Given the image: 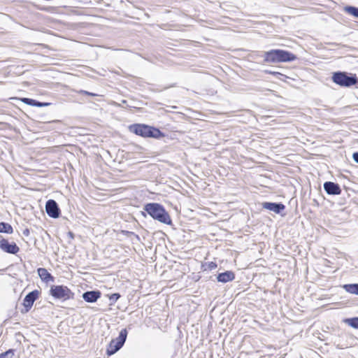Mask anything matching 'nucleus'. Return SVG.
<instances>
[{"label": "nucleus", "mask_w": 358, "mask_h": 358, "mask_svg": "<svg viewBox=\"0 0 358 358\" xmlns=\"http://www.w3.org/2000/svg\"><path fill=\"white\" fill-rule=\"evenodd\" d=\"M143 211L141 212V215L144 217H146L148 215L153 220L162 224L169 226L173 225L170 215L162 204L155 202L147 203L143 205Z\"/></svg>", "instance_id": "obj_1"}, {"label": "nucleus", "mask_w": 358, "mask_h": 358, "mask_svg": "<svg viewBox=\"0 0 358 358\" xmlns=\"http://www.w3.org/2000/svg\"><path fill=\"white\" fill-rule=\"evenodd\" d=\"M130 132L143 138L161 139L166 136L159 128L146 124L135 123L129 126Z\"/></svg>", "instance_id": "obj_2"}, {"label": "nucleus", "mask_w": 358, "mask_h": 358, "mask_svg": "<svg viewBox=\"0 0 358 358\" xmlns=\"http://www.w3.org/2000/svg\"><path fill=\"white\" fill-rule=\"evenodd\" d=\"M262 57L265 63L291 62L297 59L296 55L282 49H272L265 51L263 52Z\"/></svg>", "instance_id": "obj_3"}, {"label": "nucleus", "mask_w": 358, "mask_h": 358, "mask_svg": "<svg viewBox=\"0 0 358 358\" xmlns=\"http://www.w3.org/2000/svg\"><path fill=\"white\" fill-rule=\"evenodd\" d=\"M331 80L342 87H351L358 85V77L355 73L337 71L332 73Z\"/></svg>", "instance_id": "obj_4"}, {"label": "nucleus", "mask_w": 358, "mask_h": 358, "mask_svg": "<svg viewBox=\"0 0 358 358\" xmlns=\"http://www.w3.org/2000/svg\"><path fill=\"white\" fill-rule=\"evenodd\" d=\"M49 294L54 299L63 301L73 299L75 296V294L67 286L63 285H51Z\"/></svg>", "instance_id": "obj_5"}, {"label": "nucleus", "mask_w": 358, "mask_h": 358, "mask_svg": "<svg viewBox=\"0 0 358 358\" xmlns=\"http://www.w3.org/2000/svg\"><path fill=\"white\" fill-rule=\"evenodd\" d=\"M127 334L128 331L127 329L124 328L121 329L116 338L112 339L106 349V354L108 356L114 355L123 347L127 340Z\"/></svg>", "instance_id": "obj_6"}, {"label": "nucleus", "mask_w": 358, "mask_h": 358, "mask_svg": "<svg viewBox=\"0 0 358 358\" xmlns=\"http://www.w3.org/2000/svg\"><path fill=\"white\" fill-rule=\"evenodd\" d=\"M40 295V291L34 289L29 292L24 298L22 305L24 308L21 310L22 314L28 313L33 306L34 303L38 299Z\"/></svg>", "instance_id": "obj_7"}, {"label": "nucleus", "mask_w": 358, "mask_h": 358, "mask_svg": "<svg viewBox=\"0 0 358 358\" xmlns=\"http://www.w3.org/2000/svg\"><path fill=\"white\" fill-rule=\"evenodd\" d=\"M45 212L52 218H58L61 214L59 205L54 199H49L46 201Z\"/></svg>", "instance_id": "obj_8"}, {"label": "nucleus", "mask_w": 358, "mask_h": 358, "mask_svg": "<svg viewBox=\"0 0 358 358\" xmlns=\"http://www.w3.org/2000/svg\"><path fill=\"white\" fill-rule=\"evenodd\" d=\"M0 249L4 252L11 255H16L20 251V248L15 242H9L4 238L0 240Z\"/></svg>", "instance_id": "obj_9"}, {"label": "nucleus", "mask_w": 358, "mask_h": 358, "mask_svg": "<svg viewBox=\"0 0 358 358\" xmlns=\"http://www.w3.org/2000/svg\"><path fill=\"white\" fill-rule=\"evenodd\" d=\"M262 207L278 215H282L285 209V206L282 202L264 201L262 203Z\"/></svg>", "instance_id": "obj_10"}, {"label": "nucleus", "mask_w": 358, "mask_h": 358, "mask_svg": "<svg viewBox=\"0 0 358 358\" xmlns=\"http://www.w3.org/2000/svg\"><path fill=\"white\" fill-rule=\"evenodd\" d=\"M323 188L328 195L337 196L340 195L342 192V189L339 184L331 181L324 182L323 184Z\"/></svg>", "instance_id": "obj_11"}, {"label": "nucleus", "mask_w": 358, "mask_h": 358, "mask_svg": "<svg viewBox=\"0 0 358 358\" xmlns=\"http://www.w3.org/2000/svg\"><path fill=\"white\" fill-rule=\"evenodd\" d=\"M101 296V292L99 290L86 291L83 293L82 297L85 301L87 303L96 302Z\"/></svg>", "instance_id": "obj_12"}, {"label": "nucleus", "mask_w": 358, "mask_h": 358, "mask_svg": "<svg viewBox=\"0 0 358 358\" xmlns=\"http://www.w3.org/2000/svg\"><path fill=\"white\" fill-rule=\"evenodd\" d=\"M235 279V273L232 271H225L222 273H218L216 275V280L218 282L227 283L231 282Z\"/></svg>", "instance_id": "obj_13"}, {"label": "nucleus", "mask_w": 358, "mask_h": 358, "mask_svg": "<svg viewBox=\"0 0 358 358\" xmlns=\"http://www.w3.org/2000/svg\"><path fill=\"white\" fill-rule=\"evenodd\" d=\"M21 101L28 105V106H35V107H45V106H48L49 105H50V103H48V102H41V101H39L36 99H31V98H27V97H23L21 99Z\"/></svg>", "instance_id": "obj_14"}, {"label": "nucleus", "mask_w": 358, "mask_h": 358, "mask_svg": "<svg viewBox=\"0 0 358 358\" xmlns=\"http://www.w3.org/2000/svg\"><path fill=\"white\" fill-rule=\"evenodd\" d=\"M37 273L42 281L48 282L54 280V277L45 268H38Z\"/></svg>", "instance_id": "obj_15"}, {"label": "nucleus", "mask_w": 358, "mask_h": 358, "mask_svg": "<svg viewBox=\"0 0 358 358\" xmlns=\"http://www.w3.org/2000/svg\"><path fill=\"white\" fill-rule=\"evenodd\" d=\"M341 287L348 293L358 296V283L344 284Z\"/></svg>", "instance_id": "obj_16"}, {"label": "nucleus", "mask_w": 358, "mask_h": 358, "mask_svg": "<svg viewBox=\"0 0 358 358\" xmlns=\"http://www.w3.org/2000/svg\"><path fill=\"white\" fill-rule=\"evenodd\" d=\"M343 11L358 19V7L348 5L343 7Z\"/></svg>", "instance_id": "obj_17"}, {"label": "nucleus", "mask_w": 358, "mask_h": 358, "mask_svg": "<svg viewBox=\"0 0 358 358\" xmlns=\"http://www.w3.org/2000/svg\"><path fill=\"white\" fill-rule=\"evenodd\" d=\"M13 232L12 226L4 222H0V233L11 234Z\"/></svg>", "instance_id": "obj_18"}, {"label": "nucleus", "mask_w": 358, "mask_h": 358, "mask_svg": "<svg viewBox=\"0 0 358 358\" xmlns=\"http://www.w3.org/2000/svg\"><path fill=\"white\" fill-rule=\"evenodd\" d=\"M217 267V264L214 262H208L202 263L201 268L203 271H212Z\"/></svg>", "instance_id": "obj_19"}, {"label": "nucleus", "mask_w": 358, "mask_h": 358, "mask_svg": "<svg viewBox=\"0 0 358 358\" xmlns=\"http://www.w3.org/2000/svg\"><path fill=\"white\" fill-rule=\"evenodd\" d=\"M345 322L350 327L358 329V317H353L345 320Z\"/></svg>", "instance_id": "obj_20"}, {"label": "nucleus", "mask_w": 358, "mask_h": 358, "mask_svg": "<svg viewBox=\"0 0 358 358\" xmlns=\"http://www.w3.org/2000/svg\"><path fill=\"white\" fill-rule=\"evenodd\" d=\"M264 72L266 74H271V75L275 76L278 79H279L280 80H284L285 78H287L285 75H284L280 72H277V71L265 70Z\"/></svg>", "instance_id": "obj_21"}, {"label": "nucleus", "mask_w": 358, "mask_h": 358, "mask_svg": "<svg viewBox=\"0 0 358 358\" xmlns=\"http://www.w3.org/2000/svg\"><path fill=\"white\" fill-rule=\"evenodd\" d=\"M108 296L110 301V306H113L121 297V294L118 292H116L111 294H108Z\"/></svg>", "instance_id": "obj_22"}, {"label": "nucleus", "mask_w": 358, "mask_h": 358, "mask_svg": "<svg viewBox=\"0 0 358 358\" xmlns=\"http://www.w3.org/2000/svg\"><path fill=\"white\" fill-rule=\"evenodd\" d=\"M15 349H8L4 352L0 354V358H14Z\"/></svg>", "instance_id": "obj_23"}, {"label": "nucleus", "mask_w": 358, "mask_h": 358, "mask_svg": "<svg viewBox=\"0 0 358 358\" xmlns=\"http://www.w3.org/2000/svg\"><path fill=\"white\" fill-rule=\"evenodd\" d=\"M40 10L48 12V13H54L56 10V8L54 6H40L38 8Z\"/></svg>", "instance_id": "obj_24"}, {"label": "nucleus", "mask_w": 358, "mask_h": 358, "mask_svg": "<svg viewBox=\"0 0 358 358\" xmlns=\"http://www.w3.org/2000/svg\"><path fill=\"white\" fill-rule=\"evenodd\" d=\"M121 234L126 236L128 238H131V237H133L134 235H135L134 232L127 231V230H122Z\"/></svg>", "instance_id": "obj_25"}, {"label": "nucleus", "mask_w": 358, "mask_h": 358, "mask_svg": "<svg viewBox=\"0 0 358 358\" xmlns=\"http://www.w3.org/2000/svg\"><path fill=\"white\" fill-rule=\"evenodd\" d=\"M79 94H85V95L91 96H98L97 94H95V93H93V92H88V91H86V90H81L79 92Z\"/></svg>", "instance_id": "obj_26"}, {"label": "nucleus", "mask_w": 358, "mask_h": 358, "mask_svg": "<svg viewBox=\"0 0 358 358\" xmlns=\"http://www.w3.org/2000/svg\"><path fill=\"white\" fill-rule=\"evenodd\" d=\"M352 159L356 163L358 164V152H355L352 154Z\"/></svg>", "instance_id": "obj_27"}, {"label": "nucleus", "mask_w": 358, "mask_h": 358, "mask_svg": "<svg viewBox=\"0 0 358 358\" xmlns=\"http://www.w3.org/2000/svg\"><path fill=\"white\" fill-rule=\"evenodd\" d=\"M23 235H24L25 236H28L29 235V229H25L24 231H23Z\"/></svg>", "instance_id": "obj_28"}, {"label": "nucleus", "mask_w": 358, "mask_h": 358, "mask_svg": "<svg viewBox=\"0 0 358 358\" xmlns=\"http://www.w3.org/2000/svg\"><path fill=\"white\" fill-rule=\"evenodd\" d=\"M133 237L135 238L136 242H140L141 241L140 236L138 234H135V235H134Z\"/></svg>", "instance_id": "obj_29"}, {"label": "nucleus", "mask_w": 358, "mask_h": 358, "mask_svg": "<svg viewBox=\"0 0 358 358\" xmlns=\"http://www.w3.org/2000/svg\"><path fill=\"white\" fill-rule=\"evenodd\" d=\"M7 321H8V319L5 320L3 322V323L0 324V327H3V326H4V325L6 324V322H7Z\"/></svg>", "instance_id": "obj_30"}, {"label": "nucleus", "mask_w": 358, "mask_h": 358, "mask_svg": "<svg viewBox=\"0 0 358 358\" xmlns=\"http://www.w3.org/2000/svg\"><path fill=\"white\" fill-rule=\"evenodd\" d=\"M127 100H122V104H127Z\"/></svg>", "instance_id": "obj_31"}, {"label": "nucleus", "mask_w": 358, "mask_h": 358, "mask_svg": "<svg viewBox=\"0 0 358 358\" xmlns=\"http://www.w3.org/2000/svg\"><path fill=\"white\" fill-rule=\"evenodd\" d=\"M69 236H71V238H73V232H71V231H70V232H69Z\"/></svg>", "instance_id": "obj_32"}]
</instances>
